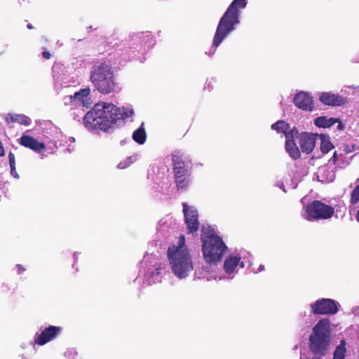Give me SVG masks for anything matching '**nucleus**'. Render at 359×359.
Segmentation results:
<instances>
[{
  "label": "nucleus",
  "instance_id": "nucleus-1",
  "mask_svg": "<svg viewBox=\"0 0 359 359\" xmlns=\"http://www.w3.org/2000/svg\"><path fill=\"white\" fill-rule=\"evenodd\" d=\"M133 114L131 108H119L112 103L99 102L86 114L83 123L89 130L99 129L109 133L117 128L123 123L126 118L131 117Z\"/></svg>",
  "mask_w": 359,
  "mask_h": 359
},
{
  "label": "nucleus",
  "instance_id": "nucleus-2",
  "mask_svg": "<svg viewBox=\"0 0 359 359\" xmlns=\"http://www.w3.org/2000/svg\"><path fill=\"white\" fill-rule=\"evenodd\" d=\"M168 258L173 273L179 278H184L193 271V262L187 248L185 237L179 238L178 245L168 248Z\"/></svg>",
  "mask_w": 359,
  "mask_h": 359
},
{
  "label": "nucleus",
  "instance_id": "nucleus-3",
  "mask_svg": "<svg viewBox=\"0 0 359 359\" xmlns=\"http://www.w3.org/2000/svg\"><path fill=\"white\" fill-rule=\"evenodd\" d=\"M202 252L205 261L209 264L221 262L227 247L214 229L208 226L201 229Z\"/></svg>",
  "mask_w": 359,
  "mask_h": 359
},
{
  "label": "nucleus",
  "instance_id": "nucleus-4",
  "mask_svg": "<svg viewBox=\"0 0 359 359\" xmlns=\"http://www.w3.org/2000/svg\"><path fill=\"white\" fill-rule=\"evenodd\" d=\"M247 0H233L221 18L214 36L212 46L217 48L222 40L234 29L239 22V9L244 8Z\"/></svg>",
  "mask_w": 359,
  "mask_h": 359
},
{
  "label": "nucleus",
  "instance_id": "nucleus-5",
  "mask_svg": "<svg viewBox=\"0 0 359 359\" xmlns=\"http://www.w3.org/2000/svg\"><path fill=\"white\" fill-rule=\"evenodd\" d=\"M90 80L97 90L102 94L114 91L116 82L111 65L106 62H97L92 67Z\"/></svg>",
  "mask_w": 359,
  "mask_h": 359
},
{
  "label": "nucleus",
  "instance_id": "nucleus-6",
  "mask_svg": "<svg viewBox=\"0 0 359 359\" xmlns=\"http://www.w3.org/2000/svg\"><path fill=\"white\" fill-rule=\"evenodd\" d=\"M329 320H320L313 327L309 339V347L310 351L319 357L326 355L330 343Z\"/></svg>",
  "mask_w": 359,
  "mask_h": 359
},
{
  "label": "nucleus",
  "instance_id": "nucleus-7",
  "mask_svg": "<svg viewBox=\"0 0 359 359\" xmlns=\"http://www.w3.org/2000/svg\"><path fill=\"white\" fill-rule=\"evenodd\" d=\"M175 182L178 190H186L189 184L192 162L180 151L172 154Z\"/></svg>",
  "mask_w": 359,
  "mask_h": 359
},
{
  "label": "nucleus",
  "instance_id": "nucleus-8",
  "mask_svg": "<svg viewBox=\"0 0 359 359\" xmlns=\"http://www.w3.org/2000/svg\"><path fill=\"white\" fill-rule=\"evenodd\" d=\"M306 219L309 221L328 219L334 213V208L321 201L314 200L304 208Z\"/></svg>",
  "mask_w": 359,
  "mask_h": 359
},
{
  "label": "nucleus",
  "instance_id": "nucleus-9",
  "mask_svg": "<svg viewBox=\"0 0 359 359\" xmlns=\"http://www.w3.org/2000/svg\"><path fill=\"white\" fill-rule=\"evenodd\" d=\"M311 311L318 315H334L338 312L337 303L332 299L323 298L311 305Z\"/></svg>",
  "mask_w": 359,
  "mask_h": 359
},
{
  "label": "nucleus",
  "instance_id": "nucleus-10",
  "mask_svg": "<svg viewBox=\"0 0 359 359\" xmlns=\"http://www.w3.org/2000/svg\"><path fill=\"white\" fill-rule=\"evenodd\" d=\"M182 205L187 232L194 233L198 231L200 224L198 211L192 207H189L187 203H184Z\"/></svg>",
  "mask_w": 359,
  "mask_h": 359
},
{
  "label": "nucleus",
  "instance_id": "nucleus-11",
  "mask_svg": "<svg viewBox=\"0 0 359 359\" xmlns=\"http://www.w3.org/2000/svg\"><path fill=\"white\" fill-rule=\"evenodd\" d=\"M62 332V327L59 326L50 325L46 327L42 332L36 336L34 343L43 346L54 339Z\"/></svg>",
  "mask_w": 359,
  "mask_h": 359
},
{
  "label": "nucleus",
  "instance_id": "nucleus-12",
  "mask_svg": "<svg viewBox=\"0 0 359 359\" xmlns=\"http://www.w3.org/2000/svg\"><path fill=\"white\" fill-rule=\"evenodd\" d=\"M299 132L297 129L294 127L292 131L286 135L285 138V150L291 158L294 160L299 159L301 157L300 151L294 141V138L297 137Z\"/></svg>",
  "mask_w": 359,
  "mask_h": 359
},
{
  "label": "nucleus",
  "instance_id": "nucleus-13",
  "mask_svg": "<svg viewBox=\"0 0 359 359\" xmlns=\"http://www.w3.org/2000/svg\"><path fill=\"white\" fill-rule=\"evenodd\" d=\"M293 102L297 107L303 111H311L314 109L313 97L308 93H297L293 98Z\"/></svg>",
  "mask_w": 359,
  "mask_h": 359
},
{
  "label": "nucleus",
  "instance_id": "nucleus-14",
  "mask_svg": "<svg viewBox=\"0 0 359 359\" xmlns=\"http://www.w3.org/2000/svg\"><path fill=\"white\" fill-rule=\"evenodd\" d=\"M90 93L89 88L80 89L78 92H76L73 95H69L65 97V104H73L75 106L79 107H87L86 104V99L88 97Z\"/></svg>",
  "mask_w": 359,
  "mask_h": 359
},
{
  "label": "nucleus",
  "instance_id": "nucleus-15",
  "mask_svg": "<svg viewBox=\"0 0 359 359\" xmlns=\"http://www.w3.org/2000/svg\"><path fill=\"white\" fill-rule=\"evenodd\" d=\"M316 136L314 134L303 133L299 137V144L303 153L309 154L315 147Z\"/></svg>",
  "mask_w": 359,
  "mask_h": 359
},
{
  "label": "nucleus",
  "instance_id": "nucleus-16",
  "mask_svg": "<svg viewBox=\"0 0 359 359\" xmlns=\"http://www.w3.org/2000/svg\"><path fill=\"white\" fill-rule=\"evenodd\" d=\"M319 100L324 104L329 106H341L346 103V100L344 97L332 92L322 93Z\"/></svg>",
  "mask_w": 359,
  "mask_h": 359
},
{
  "label": "nucleus",
  "instance_id": "nucleus-17",
  "mask_svg": "<svg viewBox=\"0 0 359 359\" xmlns=\"http://www.w3.org/2000/svg\"><path fill=\"white\" fill-rule=\"evenodd\" d=\"M19 143L34 151L40 153L46 149V145L43 142H40L32 136L23 135L19 140Z\"/></svg>",
  "mask_w": 359,
  "mask_h": 359
},
{
  "label": "nucleus",
  "instance_id": "nucleus-18",
  "mask_svg": "<svg viewBox=\"0 0 359 359\" xmlns=\"http://www.w3.org/2000/svg\"><path fill=\"white\" fill-rule=\"evenodd\" d=\"M6 122L9 123H18L20 125L25 126L31 124V119L29 116L24 114H8L6 117Z\"/></svg>",
  "mask_w": 359,
  "mask_h": 359
},
{
  "label": "nucleus",
  "instance_id": "nucleus-19",
  "mask_svg": "<svg viewBox=\"0 0 359 359\" xmlns=\"http://www.w3.org/2000/svg\"><path fill=\"white\" fill-rule=\"evenodd\" d=\"M241 259L231 256L226 258L224 262V269L226 273H231L238 265Z\"/></svg>",
  "mask_w": 359,
  "mask_h": 359
},
{
  "label": "nucleus",
  "instance_id": "nucleus-20",
  "mask_svg": "<svg viewBox=\"0 0 359 359\" xmlns=\"http://www.w3.org/2000/svg\"><path fill=\"white\" fill-rule=\"evenodd\" d=\"M338 121L339 118L319 116L315 119L314 123L317 127L330 128Z\"/></svg>",
  "mask_w": 359,
  "mask_h": 359
},
{
  "label": "nucleus",
  "instance_id": "nucleus-21",
  "mask_svg": "<svg viewBox=\"0 0 359 359\" xmlns=\"http://www.w3.org/2000/svg\"><path fill=\"white\" fill-rule=\"evenodd\" d=\"M273 130H276L278 133H283L286 137L287 133L292 131V128H290V125L285 121H278L271 126Z\"/></svg>",
  "mask_w": 359,
  "mask_h": 359
},
{
  "label": "nucleus",
  "instance_id": "nucleus-22",
  "mask_svg": "<svg viewBox=\"0 0 359 359\" xmlns=\"http://www.w3.org/2000/svg\"><path fill=\"white\" fill-rule=\"evenodd\" d=\"M147 138V134L143 127V123L141 126L135 130L133 133V139L135 142L140 144H142L145 142Z\"/></svg>",
  "mask_w": 359,
  "mask_h": 359
},
{
  "label": "nucleus",
  "instance_id": "nucleus-23",
  "mask_svg": "<svg viewBox=\"0 0 359 359\" xmlns=\"http://www.w3.org/2000/svg\"><path fill=\"white\" fill-rule=\"evenodd\" d=\"M346 343L344 339L341 340L339 344L336 347L332 359H344L346 353Z\"/></svg>",
  "mask_w": 359,
  "mask_h": 359
},
{
  "label": "nucleus",
  "instance_id": "nucleus-24",
  "mask_svg": "<svg viewBox=\"0 0 359 359\" xmlns=\"http://www.w3.org/2000/svg\"><path fill=\"white\" fill-rule=\"evenodd\" d=\"M333 148V144L327 138L325 137L321 138L320 150L323 154L328 153Z\"/></svg>",
  "mask_w": 359,
  "mask_h": 359
},
{
  "label": "nucleus",
  "instance_id": "nucleus-25",
  "mask_svg": "<svg viewBox=\"0 0 359 359\" xmlns=\"http://www.w3.org/2000/svg\"><path fill=\"white\" fill-rule=\"evenodd\" d=\"M9 165L11 168V173L15 178H18L19 175L15 170V158L13 152L8 153Z\"/></svg>",
  "mask_w": 359,
  "mask_h": 359
},
{
  "label": "nucleus",
  "instance_id": "nucleus-26",
  "mask_svg": "<svg viewBox=\"0 0 359 359\" xmlns=\"http://www.w3.org/2000/svg\"><path fill=\"white\" fill-rule=\"evenodd\" d=\"M359 202V184L355 186L354 189L351 194L350 203L352 205H355Z\"/></svg>",
  "mask_w": 359,
  "mask_h": 359
},
{
  "label": "nucleus",
  "instance_id": "nucleus-27",
  "mask_svg": "<svg viewBox=\"0 0 359 359\" xmlns=\"http://www.w3.org/2000/svg\"><path fill=\"white\" fill-rule=\"evenodd\" d=\"M353 150H354V145L352 146V149H351L348 144H345L344 146V151H345L346 154L351 153Z\"/></svg>",
  "mask_w": 359,
  "mask_h": 359
},
{
  "label": "nucleus",
  "instance_id": "nucleus-28",
  "mask_svg": "<svg viewBox=\"0 0 359 359\" xmlns=\"http://www.w3.org/2000/svg\"><path fill=\"white\" fill-rule=\"evenodd\" d=\"M16 268L18 269V274H20L22 272L25 271V267L22 265H21V264H17L16 265Z\"/></svg>",
  "mask_w": 359,
  "mask_h": 359
},
{
  "label": "nucleus",
  "instance_id": "nucleus-29",
  "mask_svg": "<svg viewBox=\"0 0 359 359\" xmlns=\"http://www.w3.org/2000/svg\"><path fill=\"white\" fill-rule=\"evenodd\" d=\"M337 161V152L335 151L332 158L330 159V162H332L333 164H335Z\"/></svg>",
  "mask_w": 359,
  "mask_h": 359
},
{
  "label": "nucleus",
  "instance_id": "nucleus-30",
  "mask_svg": "<svg viewBox=\"0 0 359 359\" xmlns=\"http://www.w3.org/2000/svg\"><path fill=\"white\" fill-rule=\"evenodd\" d=\"M42 55L46 60L50 59L51 57V54L48 51H43Z\"/></svg>",
  "mask_w": 359,
  "mask_h": 359
},
{
  "label": "nucleus",
  "instance_id": "nucleus-31",
  "mask_svg": "<svg viewBox=\"0 0 359 359\" xmlns=\"http://www.w3.org/2000/svg\"><path fill=\"white\" fill-rule=\"evenodd\" d=\"M5 155L4 148L3 147L2 142L0 141V156H4Z\"/></svg>",
  "mask_w": 359,
  "mask_h": 359
},
{
  "label": "nucleus",
  "instance_id": "nucleus-32",
  "mask_svg": "<svg viewBox=\"0 0 359 359\" xmlns=\"http://www.w3.org/2000/svg\"><path fill=\"white\" fill-rule=\"evenodd\" d=\"M337 123H339L338 126H337L338 129L340 130H343L344 129V126H343L342 123L340 121L339 119V121Z\"/></svg>",
  "mask_w": 359,
  "mask_h": 359
},
{
  "label": "nucleus",
  "instance_id": "nucleus-33",
  "mask_svg": "<svg viewBox=\"0 0 359 359\" xmlns=\"http://www.w3.org/2000/svg\"><path fill=\"white\" fill-rule=\"evenodd\" d=\"M356 220L359 222V210H358L356 214Z\"/></svg>",
  "mask_w": 359,
  "mask_h": 359
},
{
  "label": "nucleus",
  "instance_id": "nucleus-34",
  "mask_svg": "<svg viewBox=\"0 0 359 359\" xmlns=\"http://www.w3.org/2000/svg\"><path fill=\"white\" fill-rule=\"evenodd\" d=\"M311 359H322V358L315 355V356H313Z\"/></svg>",
  "mask_w": 359,
  "mask_h": 359
},
{
  "label": "nucleus",
  "instance_id": "nucleus-35",
  "mask_svg": "<svg viewBox=\"0 0 359 359\" xmlns=\"http://www.w3.org/2000/svg\"><path fill=\"white\" fill-rule=\"evenodd\" d=\"M27 27L28 29H32V28H33V26H32L31 24H28V25H27Z\"/></svg>",
  "mask_w": 359,
  "mask_h": 359
},
{
  "label": "nucleus",
  "instance_id": "nucleus-36",
  "mask_svg": "<svg viewBox=\"0 0 359 359\" xmlns=\"http://www.w3.org/2000/svg\"><path fill=\"white\" fill-rule=\"evenodd\" d=\"M241 267H243V266H244V264H243V262H241Z\"/></svg>",
  "mask_w": 359,
  "mask_h": 359
}]
</instances>
